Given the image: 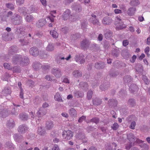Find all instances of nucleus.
I'll return each mask as SVG.
<instances>
[{"label": "nucleus", "mask_w": 150, "mask_h": 150, "mask_svg": "<svg viewBox=\"0 0 150 150\" xmlns=\"http://www.w3.org/2000/svg\"><path fill=\"white\" fill-rule=\"evenodd\" d=\"M13 63L16 64L19 63L22 65H27L29 63V59L26 57L23 58L21 57L19 55H16L13 57L12 59Z\"/></svg>", "instance_id": "f257e3e1"}, {"label": "nucleus", "mask_w": 150, "mask_h": 150, "mask_svg": "<svg viewBox=\"0 0 150 150\" xmlns=\"http://www.w3.org/2000/svg\"><path fill=\"white\" fill-rule=\"evenodd\" d=\"M115 24L117 25L116 28L117 29L120 30L126 27V26L124 24L122 21L120 16H117L115 18Z\"/></svg>", "instance_id": "f03ea898"}, {"label": "nucleus", "mask_w": 150, "mask_h": 150, "mask_svg": "<svg viewBox=\"0 0 150 150\" xmlns=\"http://www.w3.org/2000/svg\"><path fill=\"white\" fill-rule=\"evenodd\" d=\"M11 21L15 25L19 24L21 22V17L19 15L14 14L11 18Z\"/></svg>", "instance_id": "7ed1b4c3"}, {"label": "nucleus", "mask_w": 150, "mask_h": 150, "mask_svg": "<svg viewBox=\"0 0 150 150\" xmlns=\"http://www.w3.org/2000/svg\"><path fill=\"white\" fill-rule=\"evenodd\" d=\"M73 132L70 130H68L67 131H64L63 132L62 136L65 137V139L67 140H70L73 137Z\"/></svg>", "instance_id": "20e7f679"}, {"label": "nucleus", "mask_w": 150, "mask_h": 150, "mask_svg": "<svg viewBox=\"0 0 150 150\" xmlns=\"http://www.w3.org/2000/svg\"><path fill=\"white\" fill-rule=\"evenodd\" d=\"M128 139L131 142L129 146H126L125 147L126 149L127 150L130 149V148L134 145V142H135L134 137L132 134L131 133L128 135L127 136Z\"/></svg>", "instance_id": "39448f33"}, {"label": "nucleus", "mask_w": 150, "mask_h": 150, "mask_svg": "<svg viewBox=\"0 0 150 150\" xmlns=\"http://www.w3.org/2000/svg\"><path fill=\"white\" fill-rule=\"evenodd\" d=\"M28 130V128L25 125H20L18 129V131L21 134L25 133Z\"/></svg>", "instance_id": "423d86ee"}, {"label": "nucleus", "mask_w": 150, "mask_h": 150, "mask_svg": "<svg viewBox=\"0 0 150 150\" xmlns=\"http://www.w3.org/2000/svg\"><path fill=\"white\" fill-rule=\"evenodd\" d=\"M112 21V19L108 16L104 17L102 20V23L104 25H109L111 23Z\"/></svg>", "instance_id": "0eeeda50"}, {"label": "nucleus", "mask_w": 150, "mask_h": 150, "mask_svg": "<svg viewBox=\"0 0 150 150\" xmlns=\"http://www.w3.org/2000/svg\"><path fill=\"white\" fill-rule=\"evenodd\" d=\"M39 51L37 48L33 47L30 48V53L33 56H36L38 55Z\"/></svg>", "instance_id": "6e6552de"}, {"label": "nucleus", "mask_w": 150, "mask_h": 150, "mask_svg": "<svg viewBox=\"0 0 150 150\" xmlns=\"http://www.w3.org/2000/svg\"><path fill=\"white\" fill-rule=\"evenodd\" d=\"M46 21L44 19H42L39 20L36 23V26L38 27H41L45 25Z\"/></svg>", "instance_id": "1a4fd4ad"}, {"label": "nucleus", "mask_w": 150, "mask_h": 150, "mask_svg": "<svg viewBox=\"0 0 150 150\" xmlns=\"http://www.w3.org/2000/svg\"><path fill=\"white\" fill-rule=\"evenodd\" d=\"M54 125L53 122L52 121L47 122L46 124V128L47 130H50L53 128Z\"/></svg>", "instance_id": "9d476101"}, {"label": "nucleus", "mask_w": 150, "mask_h": 150, "mask_svg": "<svg viewBox=\"0 0 150 150\" xmlns=\"http://www.w3.org/2000/svg\"><path fill=\"white\" fill-rule=\"evenodd\" d=\"M70 13V11L68 9L66 10L62 16V18L64 20H67L69 18Z\"/></svg>", "instance_id": "9b49d317"}, {"label": "nucleus", "mask_w": 150, "mask_h": 150, "mask_svg": "<svg viewBox=\"0 0 150 150\" xmlns=\"http://www.w3.org/2000/svg\"><path fill=\"white\" fill-rule=\"evenodd\" d=\"M52 74L56 77H59L61 75V71L59 69H54L52 71Z\"/></svg>", "instance_id": "f8f14e48"}, {"label": "nucleus", "mask_w": 150, "mask_h": 150, "mask_svg": "<svg viewBox=\"0 0 150 150\" xmlns=\"http://www.w3.org/2000/svg\"><path fill=\"white\" fill-rule=\"evenodd\" d=\"M47 112L46 110L44 108L40 109L37 112V114L39 117H41L45 115L46 113Z\"/></svg>", "instance_id": "ddd939ff"}, {"label": "nucleus", "mask_w": 150, "mask_h": 150, "mask_svg": "<svg viewBox=\"0 0 150 150\" xmlns=\"http://www.w3.org/2000/svg\"><path fill=\"white\" fill-rule=\"evenodd\" d=\"M135 11L136 9L135 8H130L127 10V13L129 16H132L135 13Z\"/></svg>", "instance_id": "4468645a"}, {"label": "nucleus", "mask_w": 150, "mask_h": 150, "mask_svg": "<svg viewBox=\"0 0 150 150\" xmlns=\"http://www.w3.org/2000/svg\"><path fill=\"white\" fill-rule=\"evenodd\" d=\"M38 10L37 8L35 6H32L29 8L28 10V12L29 13H32L36 12Z\"/></svg>", "instance_id": "2eb2a0df"}, {"label": "nucleus", "mask_w": 150, "mask_h": 150, "mask_svg": "<svg viewBox=\"0 0 150 150\" xmlns=\"http://www.w3.org/2000/svg\"><path fill=\"white\" fill-rule=\"evenodd\" d=\"M69 113L71 116L73 117H76L77 115L76 111L73 108H72L70 109Z\"/></svg>", "instance_id": "dca6fc26"}, {"label": "nucleus", "mask_w": 150, "mask_h": 150, "mask_svg": "<svg viewBox=\"0 0 150 150\" xmlns=\"http://www.w3.org/2000/svg\"><path fill=\"white\" fill-rule=\"evenodd\" d=\"M38 134L41 135H44L45 134V132L44 129H43V127H41L38 128Z\"/></svg>", "instance_id": "f3484780"}, {"label": "nucleus", "mask_w": 150, "mask_h": 150, "mask_svg": "<svg viewBox=\"0 0 150 150\" xmlns=\"http://www.w3.org/2000/svg\"><path fill=\"white\" fill-rule=\"evenodd\" d=\"M95 67L97 69L103 68L104 67V63L102 62H101L100 63H98L96 64Z\"/></svg>", "instance_id": "a211bd4d"}, {"label": "nucleus", "mask_w": 150, "mask_h": 150, "mask_svg": "<svg viewBox=\"0 0 150 150\" xmlns=\"http://www.w3.org/2000/svg\"><path fill=\"white\" fill-rule=\"evenodd\" d=\"M73 75L75 77H78L81 76L82 74L81 72L78 70H76L73 72Z\"/></svg>", "instance_id": "6ab92c4d"}, {"label": "nucleus", "mask_w": 150, "mask_h": 150, "mask_svg": "<svg viewBox=\"0 0 150 150\" xmlns=\"http://www.w3.org/2000/svg\"><path fill=\"white\" fill-rule=\"evenodd\" d=\"M89 43L86 40L83 41L81 43V46L82 48L84 49L85 48L87 47L89 45Z\"/></svg>", "instance_id": "aec40b11"}, {"label": "nucleus", "mask_w": 150, "mask_h": 150, "mask_svg": "<svg viewBox=\"0 0 150 150\" xmlns=\"http://www.w3.org/2000/svg\"><path fill=\"white\" fill-rule=\"evenodd\" d=\"M54 99L58 101H62L61 96L59 93H57L54 96Z\"/></svg>", "instance_id": "412c9836"}, {"label": "nucleus", "mask_w": 150, "mask_h": 150, "mask_svg": "<svg viewBox=\"0 0 150 150\" xmlns=\"http://www.w3.org/2000/svg\"><path fill=\"white\" fill-rule=\"evenodd\" d=\"M104 36L105 38L108 37L109 38L112 36V33L109 30H107L105 32Z\"/></svg>", "instance_id": "4be33fe9"}, {"label": "nucleus", "mask_w": 150, "mask_h": 150, "mask_svg": "<svg viewBox=\"0 0 150 150\" xmlns=\"http://www.w3.org/2000/svg\"><path fill=\"white\" fill-rule=\"evenodd\" d=\"M74 9V10L76 12H79L81 11V7L80 5H77L75 6Z\"/></svg>", "instance_id": "5701e85b"}, {"label": "nucleus", "mask_w": 150, "mask_h": 150, "mask_svg": "<svg viewBox=\"0 0 150 150\" xmlns=\"http://www.w3.org/2000/svg\"><path fill=\"white\" fill-rule=\"evenodd\" d=\"M26 21L28 22H30L32 21L33 19V17L31 15H27L25 18Z\"/></svg>", "instance_id": "b1692460"}, {"label": "nucleus", "mask_w": 150, "mask_h": 150, "mask_svg": "<svg viewBox=\"0 0 150 150\" xmlns=\"http://www.w3.org/2000/svg\"><path fill=\"white\" fill-rule=\"evenodd\" d=\"M50 34L53 38H57L58 36V34L57 32L54 30L50 31Z\"/></svg>", "instance_id": "393cba45"}, {"label": "nucleus", "mask_w": 150, "mask_h": 150, "mask_svg": "<svg viewBox=\"0 0 150 150\" xmlns=\"http://www.w3.org/2000/svg\"><path fill=\"white\" fill-rule=\"evenodd\" d=\"M0 17L1 18V20L4 21H6L7 17L6 16L5 13H0Z\"/></svg>", "instance_id": "a878e982"}, {"label": "nucleus", "mask_w": 150, "mask_h": 150, "mask_svg": "<svg viewBox=\"0 0 150 150\" xmlns=\"http://www.w3.org/2000/svg\"><path fill=\"white\" fill-rule=\"evenodd\" d=\"M139 4V1L137 0H132L130 2V5L133 6H137Z\"/></svg>", "instance_id": "bb28decb"}, {"label": "nucleus", "mask_w": 150, "mask_h": 150, "mask_svg": "<svg viewBox=\"0 0 150 150\" xmlns=\"http://www.w3.org/2000/svg\"><path fill=\"white\" fill-rule=\"evenodd\" d=\"M15 125L14 121H11V122H8L7 123V126H8L9 128H12Z\"/></svg>", "instance_id": "cd10ccee"}, {"label": "nucleus", "mask_w": 150, "mask_h": 150, "mask_svg": "<svg viewBox=\"0 0 150 150\" xmlns=\"http://www.w3.org/2000/svg\"><path fill=\"white\" fill-rule=\"evenodd\" d=\"M93 104L96 105L100 104L101 102L100 100H99L97 98L95 100H93Z\"/></svg>", "instance_id": "c85d7f7f"}, {"label": "nucleus", "mask_w": 150, "mask_h": 150, "mask_svg": "<svg viewBox=\"0 0 150 150\" xmlns=\"http://www.w3.org/2000/svg\"><path fill=\"white\" fill-rule=\"evenodd\" d=\"M54 49V47L52 45H49L46 48V50L48 51H52Z\"/></svg>", "instance_id": "c756f323"}, {"label": "nucleus", "mask_w": 150, "mask_h": 150, "mask_svg": "<svg viewBox=\"0 0 150 150\" xmlns=\"http://www.w3.org/2000/svg\"><path fill=\"white\" fill-rule=\"evenodd\" d=\"M119 125L117 123H114L112 126H111L113 130H117L119 127Z\"/></svg>", "instance_id": "7c9ffc66"}, {"label": "nucleus", "mask_w": 150, "mask_h": 150, "mask_svg": "<svg viewBox=\"0 0 150 150\" xmlns=\"http://www.w3.org/2000/svg\"><path fill=\"white\" fill-rule=\"evenodd\" d=\"M90 122H94L96 124H97L99 122V119L97 117H94L91 119L90 120Z\"/></svg>", "instance_id": "2f4dec72"}, {"label": "nucleus", "mask_w": 150, "mask_h": 150, "mask_svg": "<svg viewBox=\"0 0 150 150\" xmlns=\"http://www.w3.org/2000/svg\"><path fill=\"white\" fill-rule=\"evenodd\" d=\"M93 92L92 91H88L87 95V98L88 99H91L92 97Z\"/></svg>", "instance_id": "473e14b6"}, {"label": "nucleus", "mask_w": 150, "mask_h": 150, "mask_svg": "<svg viewBox=\"0 0 150 150\" xmlns=\"http://www.w3.org/2000/svg\"><path fill=\"white\" fill-rule=\"evenodd\" d=\"M20 117L22 120H27L28 118V116L23 114H20Z\"/></svg>", "instance_id": "72a5a7b5"}, {"label": "nucleus", "mask_w": 150, "mask_h": 150, "mask_svg": "<svg viewBox=\"0 0 150 150\" xmlns=\"http://www.w3.org/2000/svg\"><path fill=\"white\" fill-rule=\"evenodd\" d=\"M4 67L5 68L8 69H11V67L10 66V65L8 64L7 63H5L4 64Z\"/></svg>", "instance_id": "f704fd0d"}, {"label": "nucleus", "mask_w": 150, "mask_h": 150, "mask_svg": "<svg viewBox=\"0 0 150 150\" xmlns=\"http://www.w3.org/2000/svg\"><path fill=\"white\" fill-rule=\"evenodd\" d=\"M13 137L15 140L17 142H19L20 137H19L17 134H15L13 135Z\"/></svg>", "instance_id": "c9c22d12"}, {"label": "nucleus", "mask_w": 150, "mask_h": 150, "mask_svg": "<svg viewBox=\"0 0 150 150\" xmlns=\"http://www.w3.org/2000/svg\"><path fill=\"white\" fill-rule=\"evenodd\" d=\"M6 5L8 8H10L11 10L13 9L14 8L13 5V4H8Z\"/></svg>", "instance_id": "e433bc0d"}, {"label": "nucleus", "mask_w": 150, "mask_h": 150, "mask_svg": "<svg viewBox=\"0 0 150 150\" xmlns=\"http://www.w3.org/2000/svg\"><path fill=\"white\" fill-rule=\"evenodd\" d=\"M86 117L85 116H83L81 117H80L79 120H78V122H81L83 120H85Z\"/></svg>", "instance_id": "4c0bfd02"}, {"label": "nucleus", "mask_w": 150, "mask_h": 150, "mask_svg": "<svg viewBox=\"0 0 150 150\" xmlns=\"http://www.w3.org/2000/svg\"><path fill=\"white\" fill-rule=\"evenodd\" d=\"M136 123L135 122H132L130 126V128L132 129H134V127L136 125Z\"/></svg>", "instance_id": "58836bf2"}, {"label": "nucleus", "mask_w": 150, "mask_h": 150, "mask_svg": "<svg viewBox=\"0 0 150 150\" xmlns=\"http://www.w3.org/2000/svg\"><path fill=\"white\" fill-rule=\"evenodd\" d=\"M41 65L39 63L35 64L33 65V67L35 69H37L39 68V67H40Z\"/></svg>", "instance_id": "ea45409f"}, {"label": "nucleus", "mask_w": 150, "mask_h": 150, "mask_svg": "<svg viewBox=\"0 0 150 150\" xmlns=\"http://www.w3.org/2000/svg\"><path fill=\"white\" fill-rule=\"evenodd\" d=\"M93 19H92V23L93 24H98L99 23L98 20L97 19H96L95 18V20H93Z\"/></svg>", "instance_id": "a19ab883"}, {"label": "nucleus", "mask_w": 150, "mask_h": 150, "mask_svg": "<svg viewBox=\"0 0 150 150\" xmlns=\"http://www.w3.org/2000/svg\"><path fill=\"white\" fill-rule=\"evenodd\" d=\"M80 84L82 85V86L83 88H87L88 86L87 83L86 82L81 83Z\"/></svg>", "instance_id": "79ce46f5"}, {"label": "nucleus", "mask_w": 150, "mask_h": 150, "mask_svg": "<svg viewBox=\"0 0 150 150\" xmlns=\"http://www.w3.org/2000/svg\"><path fill=\"white\" fill-rule=\"evenodd\" d=\"M122 43L124 46H126L128 45L129 42L127 40H125L123 41Z\"/></svg>", "instance_id": "37998d69"}, {"label": "nucleus", "mask_w": 150, "mask_h": 150, "mask_svg": "<svg viewBox=\"0 0 150 150\" xmlns=\"http://www.w3.org/2000/svg\"><path fill=\"white\" fill-rule=\"evenodd\" d=\"M114 12L116 14L121 13H122V11L119 9H115L114 10Z\"/></svg>", "instance_id": "c03bdc74"}, {"label": "nucleus", "mask_w": 150, "mask_h": 150, "mask_svg": "<svg viewBox=\"0 0 150 150\" xmlns=\"http://www.w3.org/2000/svg\"><path fill=\"white\" fill-rule=\"evenodd\" d=\"M52 150H59L58 146L57 145H54L53 147Z\"/></svg>", "instance_id": "a18cd8bd"}, {"label": "nucleus", "mask_w": 150, "mask_h": 150, "mask_svg": "<svg viewBox=\"0 0 150 150\" xmlns=\"http://www.w3.org/2000/svg\"><path fill=\"white\" fill-rule=\"evenodd\" d=\"M128 103L131 105L133 106V104L134 103V101L133 99H130L128 101Z\"/></svg>", "instance_id": "49530a36"}, {"label": "nucleus", "mask_w": 150, "mask_h": 150, "mask_svg": "<svg viewBox=\"0 0 150 150\" xmlns=\"http://www.w3.org/2000/svg\"><path fill=\"white\" fill-rule=\"evenodd\" d=\"M36 37H42V33L41 32L36 33L35 34Z\"/></svg>", "instance_id": "de8ad7c7"}, {"label": "nucleus", "mask_w": 150, "mask_h": 150, "mask_svg": "<svg viewBox=\"0 0 150 150\" xmlns=\"http://www.w3.org/2000/svg\"><path fill=\"white\" fill-rule=\"evenodd\" d=\"M47 20H50V21L51 22H53L54 21V19L53 18H52L51 16L47 17Z\"/></svg>", "instance_id": "09e8293b"}, {"label": "nucleus", "mask_w": 150, "mask_h": 150, "mask_svg": "<svg viewBox=\"0 0 150 150\" xmlns=\"http://www.w3.org/2000/svg\"><path fill=\"white\" fill-rule=\"evenodd\" d=\"M40 2L42 4L45 6L47 5L46 0H40Z\"/></svg>", "instance_id": "8fccbe9b"}, {"label": "nucleus", "mask_w": 150, "mask_h": 150, "mask_svg": "<svg viewBox=\"0 0 150 150\" xmlns=\"http://www.w3.org/2000/svg\"><path fill=\"white\" fill-rule=\"evenodd\" d=\"M17 3L19 4H21L23 3L24 0H17Z\"/></svg>", "instance_id": "3c124183"}, {"label": "nucleus", "mask_w": 150, "mask_h": 150, "mask_svg": "<svg viewBox=\"0 0 150 150\" xmlns=\"http://www.w3.org/2000/svg\"><path fill=\"white\" fill-rule=\"evenodd\" d=\"M20 97L21 98H23V90H21V91L20 94Z\"/></svg>", "instance_id": "603ef678"}, {"label": "nucleus", "mask_w": 150, "mask_h": 150, "mask_svg": "<svg viewBox=\"0 0 150 150\" xmlns=\"http://www.w3.org/2000/svg\"><path fill=\"white\" fill-rule=\"evenodd\" d=\"M62 115L64 117L67 118L69 115L66 112H63L62 113Z\"/></svg>", "instance_id": "864d4df0"}, {"label": "nucleus", "mask_w": 150, "mask_h": 150, "mask_svg": "<svg viewBox=\"0 0 150 150\" xmlns=\"http://www.w3.org/2000/svg\"><path fill=\"white\" fill-rule=\"evenodd\" d=\"M150 48L149 47H146L144 50L145 53H149V51Z\"/></svg>", "instance_id": "5fc2aeb1"}, {"label": "nucleus", "mask_w": 150, "mask_h": 150, "mask_svg": "<svg viewBox=\"0 0 150 150\" xmlns=\"http://www.w3.org/2000/svg\"><path fill=\"white\" fill-rule=\"evenodd\" d=\"M42 67L44 70H45L47 69H48L49 67V66L48 65H44L42 66Z\"/></svg>", "instance_id": "6e6d98bb"}, {"label": "nucleus", "mask_w": 150, "mask_h": 150, "mask_svg": "<svg viewBox=\"0 0 150 150\" xmlns=\"http://www.w3.org/2000/svg\"><path fill=\"white\" fill-rule=\"evenodd\" d=\"M45 79L47 80L50 81L51 80V77L49 75H47L45 76Z\"/></svg>", "instance_id": "4d7b16f0"}, {"label": "nucleus", "mask_w": 150, "mask_h": 150, "mask_svg": "<svg viewBox=\"0 0 150 150\" xmlns=\"http://www.w3.org/2000/svg\"><path fill=\"white\" fill-rule=\"evenodd\" d=\"M65 3L66 4H69L70 3L73 1V0H65Z\"/></svg>", "instance_id": "13d9d810"}, {"label": "nucleus", "mask_w": 150, "mask_h": 150, "mask_svg": "<svg viewBox=\"0 0 150 150\" xmlns=\"http://www.w3.org/2000/svg\"><path fill=\"white\" fill-rule=\"evenodd\" d=\"M63 82L64 83H69V80L66 78H65L64 79Z\"/></svg>", "instance_id": "bf43d9fd"}, {"label": "nucleus", "mask_w": 150, "mask_h": 150, "mask_svg": "<svg viewBox=\"0 0 150 150\" xmlns=\"http://www.w3.org/2000/svg\"><path fill=\"white\" fill-rule=\"evenodd\" d=\"M145 57L144 54L143 53H142L140 56L139 57V59H142L144 58Z\"/></svg>", "instance_id": "052dcab7"}, {"label": "nucleus", "mask_w": 150, "mask_h": 150, "mask_svg": "<svg viewBox=\"0 0 150 150\" xmlns=\"http://www.w3.org/2000/svg\"><path fill=\"white\" fill-rule=\"evenodd\" d=\"M56 11H51V14L52 16L53 17H55V16H54V14L56 13Z\"/></svg>", "instance_id": "680f3d73"}, {"label": "nucleus", "mask_w": 150, "mask_h": 150, "mask_svg": "<svg viewBox=\"0 0 150 150\" xmlns=\"http://www.w3.org/2000/svg\"><path fill=\"white\" fill-rule=\"evenodd\" d=\"M136 56L135 55H134L132 57V61H131L132 62H134L135 60L136 59Z\"/></svg>", "instance_id": "e2e57ef3"}, {"label": "nucleus", "mask_w": 150, "mask_h": 150, "mask_svg": "<svg viewBox=\"0 0 150 150\" xmlns=\"http://www.w3.org/2000/svg\"><path fill=\"white\" fill-rule=\"evenodd\" d=\"M48 106V104L46 103H43L42 105L43 107L44 108L47 107Z\"/></svg>", "instance_id": "0e129e2a"}, {"label": "nucleus", "mask_w": 150, "mask_h": 150, "mask_svg": "<svg viewBox=\"0 0 150 150\" xmlns=\"http://www.w3.org/2000/svg\"><path fill=\"white\" fill-rule=\"evenodd\" d=\"M13 13L11 11H9L7 15V17H8L12 15Z\"/></svg>", "instance_id": "69168bd1"}, {"label": "nucleus", "mask_w": 150, "mask_h": 150, "mask_svg": "<svg viewBox=\"0 0 150 150\" xmlns=\"http://www.w3.org/2000/svg\"><path fill=\"white\" fill-rule=\"evenodd\" d=\"M87 25V23L85 22V23H82V27L83 28H86V26Z\"/></svg>", "instance_id": "338daca9"}, {"label": "nucleus", "mask_w": 150, "mask_h": 150, "mask_svg": "<svg viewBox=\"0 0 150 150\" xmlns=\"http://www.w3.org/2000/svg\"><path fill=\"white\" fill-rule=\"evenodd\" d=\"M88 150H96V149L94 147L91 146L90 148Z\"/></svg>", "instance_id": "774afa93"}]
</instances>
